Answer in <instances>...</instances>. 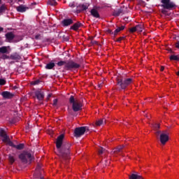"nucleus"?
Here are the masks:
<instances>
[{
    "mask_svg": "<svg viewBox=\"0 0 179 179\" xmlns=\"http://www.w3.org/2000/svg\"><path fill=\"white\" fill-rule=\"evenodd\" d=\"M64 138H65V135L64 134H61L57 137L56 148L60 157L64 160H68L69 159V155H71V151L69 150L71 149V144L69 143H64Z\"/></svg>",
    "mask_w": 179,
    "mask_h": 179,
    "instance_id": "nucleus-1",
    "label": "nucleus"
},
{
    "mask_svg": "<svg viewBox=\"0 0 179 179\" xmlns=\"http://www.w3.org/2000/svg\"><path fill=\"white\" fill-rule=\"evenodd\" d=\"M0 136L1 138H2V142H4V143H7L8 146L14 148L15 149H17V150H23V149H24V143L15 145L13 142L10 141V138H9L8 134H6V131L3 129H0Z\"/></svg>",
    "mask_w": 179,
    "mask_h": 179,
    "instance_id": "nucleus-2",
    "label": "nucleus"
},
{
    "mask_svg": "<svg viewBox=\"0 0 179 179\" xmlns=\"http://www.w3.org/2000/svg\"><path fill=\"white\" fill-rule=\"evenodd\" d=\"M57 66H64V69L66 71H71V69H78L80 68V64L71 60L69 62L66 61H59L57 63Z\"/></svg>",
    "mask_w": 179,
    "mask_h": 179,
    "instance_id": "nucleus-3",
    "label": "nucleus"
},
{
    "mask_svg": "<svg viewBox=\"0 0 179 179\" xmlns=\"http://www.w3.org/2000/svg\"><path fill=\"white\" fill-rule=\"evenodd\" d=\"M132 82H134L132 78H125L124 76L117 78V85L119 87V90H125V89H127Z\"/></svg>",
    "mask_w": 179,
    "mask_h": 179,
    "instance_id": "nucleus-4",
    "label": "nucleus"
},
{
    "mask_svg": "<svg viewBox=\"0 0 179 179\" xmlns=\"http://www.w3.org/2000/svg\"><path fill=\"white\" fill-rule=\"evenodd\" d=\"M18 158L22 162V163H31L33 162V155H31V152L30 150H24L20 153L18 156Z\"/></svg>",
    "mask_w": 179,
    "mask_h": 179,
    "instance_id": "nucleus-5",
    "label": "nucleus"
},
{
    "mask_svg": "<svg viewBox=\"0 0 179 179\" xmlns=\"http://www.w3.org/2000/svg\"><path fill=\"white\" fill-rule=\"evenodd\" d=\"M69 103L72 104L73 111L78 113L82 110V102L78 99H75L73 96H71L69 98Z\"/></svg>",
    "mask_w": 179,
    "mask_h": 179,
    "instance_id": "nucleus-6",
    "label": "nucleus"
},
{
    "mask_svg": "<svg viewBox=\"0 0 179 179\" xmlns=\"http://www.w3.org/2000/svg\"><path fill=\"white\" fill-rule=\"evenodd\" d=\"M162 8L167 9L168 10H173L177 8L176 3L171 1V0H161Z\"/></svg>",
    "mask_w": 179,
    "mask_h": 179,
    "instance_id": "nucleus-7",
    "label": "nucleus"
},
{
    "mask_svg": "<svg viewBox=\"0 0 179 179\" xmlns=\"http://www.w3.org/2000/svg\"><path fill=\"white\" fill-rule=\"evenodd\" d=\"M87 131H89V129L86 127H77L74 130V136L76 138H80V136L85 135Z\"/></svg>",
    "mask_w": 179,
    "mask_h": 179,
    "instance_id": "nucleus-8",
    "label": "nucleus"
},
{
    "mask_svg": "<svg viewBox=\"0 0 179 179\" xmlns=\"http://www.w3.org/2000/svg\"><path fill=\"white\" fill-rule=\"evenodd\" d=\"M159 139L162 145H166L169 142V132L165 131L161 133Z\"/></svg>",
    "mask_w": 179,
    "mask_h": 179,
    "instance_id": "nucleus-9",
    "label": "nucleus"
},
{
    "mask_svg": "<svg viewBox=\"0 0 179 179\" xmlns=\"http://www.w3.org/2000/svg\"><path fill=\"white\" fill-rule=\"evenodd\" d=\"M62 24L64 27L71 26V24H73V20L72 18L64 19L62 21Z\"/></svg>",
    "mask_w": 179,
    "mask_h": 179,
    "instance_id": "nucleus-10",
    "label": "nucleus"
},
{
    "mask_svg": "<svg viewBox=\"0 0 179 179\" xmlns=\"http://www.w3.org/2000/svg\"><path fill=\"white\" fill-rule=\"evenodd\" d=\"M82 26H83V24L80 23V22H77L70 27V30H74V31H78V30H79L80 27H82Z\"/></svg>",
    "mask_w": 179,
    "mask_h": 179,
    "instance_id": "nucleus-11",
    "label": "nucleus"
},
{
    "mask_svg": "<svg viewBox=\"0 0 179 179\" xmlns=\"http://www.w3.org/2000/svg\"><path fill=\"white\" fill-rule=\"evenodd\" d=\"M35 96L39 101L44 100V92L41 91H36Z\"/></svg>",
    "mask_w": 179,
    "mask_h": 179,
    "instance_id": "nucleus-12",
    "label": "nucleus"
},
{
    "mask_svg": "<svg viewBox=\"0 0 179 179\" xmlns=\"http://www.w3.org/2000/svg\"><path fill=\"white\" fill-rule=\"evenodd\" d=\"M1 96H3V99H12L15 94L10 92L4 91L1 92Z\"/></svg>",
    "mask_w": 179,
    "mask_h": 179,
    "instance_id": "nucleus-13",
    "label": "nucleus"
},
{
    "mask_svg": "<svg viewBox=\"0 0 179 179\" xmlns=\"http://www.w3.org/2000/svg\"><path fill=\"white\" fill-rule=\"evenodd\" d=\"M8 162L10 164H13L16 162V154L15 153H11L9 154L8 155Z\"/></svg>",
    "mask_w": 179,
    "mask_h": 179,
    "instance_id": "nucleus-14",
    "label": "nucleus"
},
{
    "mask_svg": "<svg viewBox=\"0 0 179 179\" xmlns=\"http://www.w3.org/2000/svg\"><path fill=\"white\" fill-rule=\"evenodd\" d=\"M125 148V145H121L113 149V153L118 155V153H122V149Z\"/></svg>",
    "mask_w": 179,
    "mask_h": 179,
    "instance_id": "nucleus-15",
    "label": "nucleus"
},
{
    "mask_svg": "<svg viewBox=\"0 0 179 179\" xmlns=\"http://www.w3.org/2000/svg\"><path fill=\"white\" fill-rule=\"evenodd\" d=\"M17 10L20 12V13H24V12H26L29 8L24 5H20L16 8Z\"/></svg>",
    "mask_w": 179,
    "mask_h": 179,
    "instance_id": "nucleus-16",
    "label": "nucleus"
},
{
    "mask_svg": "<svg viewBox=\"0 0 179 179\" xmlns=\"http://www.w3.org/2000/svg\"><path fill=\"white\" fill-rule=\"evenodd\" d=\"M5 36H6V40H8V41L9 42L12 41V40L15 38V34L12 31L8 32L7 34H6Z\"/></svg>",
    "mask_w": 179,
    "mask_h": 179,
    "instance_id": "nucleus-17",
    "label": "nucleus"
},
{
    "mask_svg": "<svg viewBox=\"0 0 179 179\" xmlns=\"http://www.w3.org/2000/svg\"><path fill=\"white\" fill-rule=\"evenodd\" d=\"M21 58L22 57L17 53H13L10 56V59H13L14 61H19Z\"/></svg>",
    "mask_w": 179,
    "mask_h": 179,
    "instance_id": "nucleus-18",
    "label": "nucleus"
},
{
    "mask_svg": "<svg viewBox=\"0 0 179 179\" xmlns=\"http://www.w3.org/2000/svg\"><path fill=\"white\" fill-rule=\"evenodd\" d=\"M91 15L93 16V17H96V19H99L100 17V14H99V11L93 8L91 10Z\"/></svg>",
    "mask_w": 179,
    "mask_h": 179,
    "instance_id": "nucleus-19",
    "label": "nucleus"
},
{
    "mask_svg": "<svg viewBox=\"0 0 179 179\" xmlns=\"http://www.w3.org/2000/svg\"><path fill=\"white\" fill-rule=\"evenodd\" d=\"M129 179H145L142 176L132 173L131 175L129 176Z\"/></svg>",
    "mask_w": 179,
    "mask_h": 179,
    "instance_id": "nucleus-20",
    "label": "nucleus"
},
{
    "mask_svg": "<svg viewBox=\"0 0 179 179\" xmlns=\"http://www.w3.org/2000/svg\"><path fill=\"white\" fill-rule=\"evenodd\" d=\"M122 13L124 15V13H124V10H122V8H120V9L117 10H115V11L113 13V15L114 16L117 17V16H120V15H121Z\"/></svg>",
    "mask_w": 179,
    "mask_h": 179,
    "instance_id": "nucleus-21",
    "label": "nucleus"
},
{
    "mask_svg": "<svg viewBox=\"0 0 179 179\" xmlns=\"http://www.w3.org/2000/svg\"><path fill=\"white\" fill-rule=\"evenodd\" d=\"M55 66V63L54 62H49L45 66V69H52Z\"/></svg>",
    "mask_w": 179,
    "mask_h": 179,
    "instance_id": "nucleus-22",
    "label": "nucleus"
},
{
    "mask_svg": "<svg viewBox=\"0 0 179 179\" xmlns=\"http://www.w3.org/2000/svg\"><path fill=\"white\" fill-rule=\"evenodd\" d=\"M106 122V119H99L96 122V127H100L101 125H103Z\"/></svg>",
    "mask_w": 179,
    "mask_h": 179,
    "instance_id": "nucleus-23",
    "label": "nucleus"
},
{
    "mask_svg": "<svg viewBox=\"0 0 179 179\" xmlns=\"http://www.w3.org/2000/svg\"><path fill=\"white\" fill-rule=\"evenodd\" d=\"M136 29L138 32L142 33V31H143V24L136 25Z\"/></svg>",
    "mask_w": 179,
    "mask_h": 179,
    "instance_id": "nucleus-24",
    "label": "nucleus"
},
{
    "mask_svg": "<svg viewBox=\"0 0 179 179\" xmlns=\"http://www.w3.org/2000/svg\"><path fill=\"white\" fill-rule=\"evenodd\" d=\"M6 52H8V48H6V46H2L0 48L1 54H6Z\"/></svg>",
    "mask_w": 179,
    "mask_h": 179,
    "instance_id": "nucleus-25",
    "label": "nucleus"
},
{
    "mask_svg": "<svg viewBox=\"0 0 179 179\" xmlns=\"http://www.w3.org/2000/svg\"><path fill=\"white\" fill-rule=\"evenodd\" d=\"M169 59L171 61H179V57L174 55H171Z\"/></svg>",
    "mask_w": 179,
    "mask_h": 179,
    "instance_id": "nucleus-26",
    "label": "nucleus"
},
{
    "mask_svg": "<svg viewBox=\"0 0 179 179\" xmlns=\"http://www.w3.org/2000/svg\"><path fill=\"white\" fill-rule=\"evenodd\" d=\"M7 8L5 4L0 6V13H3L6 10Z\"/></svg>",
    "mask_w": 179,
    "mask_h": 179,
    "instance_id": "nucleus-27",
    "label": "nucleus"
},
{
    "mask_svg": "<svg viewBox=\"0 0 179 179\" xmlns=\"http://www.w3.org/2000/svg\"><path fill=\"white\" fill-rule=\"evenodd\" d=\"M48 3L51 6H55L57 5V1L55 0H49L48 1Z\"/></svg>",
    "mask_w": 179,
    "mask_h": 179,
    "instance_id": "nucleus-28",
    "label": "nucleus"
},
{
    "mask_svg": "<svg viewBox=\"0 0 179 179\" xmlns=\"http://www.w3.org/2000/svg\"><path fill=\"white\" fill-rule=\"evenodd\" d=\"M40 83H41V80H36L31 82V85H40Z\"/></svg>",
    "mask_w": 179,
    "mask_h": 179,
    "instance_id": "nucleus-29",
    "label": "nucleus"
},
{
    "mask_svg": "<svg viewBox=\"0 0 179 179\" xmlns=\"http://www.w3.org/2000/svg\"><path fill=\"white\" fill-rule=\"evenodd\" d=\"M80 8L81 9V10H87V6L85 5V4H82L81 6H80Z\"/></svg>",
    "mask_w": 179,
    "mask_h": 179,
    "instance_id": "nucleus-30",
    "label": "nucleus"
},
{
    "mask_svg": "<svg viewBox=\"0 0 179 179\" xmlns=\"http://www.w3.org/2000/svg\"><path fill=\"white\" fill-rule=\"evenodd\" d=\"M5 85H6V80L0 78V86H3Z\"/></svg>",
    "mask_w": 179,
    "mask_h": 179,
    "instance_id": "nucleus-31",
    "label": "nucleus"
},
{
    "mask_svg": "<svg viewBox=\"0 0 179 179\" xmlns=\"http://www.w3.org/2000/svg\"><path fill=\"white\" fill-rule=\"evenodd\" d=\"M129 31H130V33H135V31H136V27L135 26L134 27L130 28Z\"/></svg>",
    "mask_w": 179,
    "mask_h": 179,
    "instance_id": "nucleus-32",
    "label": "nucleus"
},
{
    "mask_svg": "<svg viewBox=\"0 0 179 179\" xmlns=\"http://www.w3.org/2000/svg\"><path fill=\"white\" fill-rule=\"evenodd\" d=\"M1 59H10V57L8 56L7 55H3L1 56Z\"/></svg>",
    "mask_w": 179,
    "mask_h": 179,
    "instance_id": "nucleus-33",
    "label": "nucleus"
},
{
    "mask_svg": "<svg viewBox=\"0 0 179 179\" xmlns=\"http://www.w3.org/2000/svg\"><path fill=\"white\" fill-rule=\"evenodd\" d=\"M120 33V31L117 29V28L113 31L114 34V38L117 36V35Z\"/></svg>",
    "mask_w": 179,
    "mask_h": 179,
    "instance_id": "nucleus-34",
    "label": "nucleus"
},
{
    "mask_svg": "<svg viewBox=\"0 0 179 179\" xmlns=\"http://www.w3.org/2000/svg\"><path fill=\"white\" fill-rule=\"evenodd\" d=\"M117 29H118L119 31H122V30L125 29V26L122 25L121 27H118Z\"/></svg>",
    "mask_w": 179,
    "mask_h": 179,
    "instance_id": "nucleus-35",
    "label": "nucleus"
},
{
    "mask_svg": "<svg viewBox=\"0 0 179 179\" xmlns=\"http://www.w3.org/2000/svg\"><path fill=\"white\" fill-rule=\"evenodd\" d=\"M106 150V149L103 148H101L99 150V155H103V152Z\"/></svg>",
    "mask_w": 179,
    "mask_h": 179,
    "instance_id": "nucleus-36",
    "label": "nucleus"
},
{
    "mask_svg": "<svg viewBox=\"0 0 179 179\" xmlns=\"http://www.w3.org/2000/svg\"><path fill=\"white\" fill-rule=\"evenodd\" d=\"M123 38H124V36H121V37L118 38L115 41H117V43H121V41H122Z\"/></svg>",
    "mask_w": 179,
    "mask_h": 179,
    "instance_id": "nucleus-37",
    "label": "nucleus"
},
{
    "mask_svg": "<svg viewBox=\"0 0 179 179\" xmlns=\"http://www.w3.org/2000/svg\"><path fill=\"white\" fill-rule=\"evenodd\" d=\"M57 104H58V99H55L53 100V106H57Z\"/></svg>",
    "mask_w": 179,
    "mask_h": 179,
    "instance_id": "nucleus-38",
    "label": "nucleus"
},
{
    "mask_svg": "<svg viewBox=\"0 0 179 179\" xmlns=\"http://www.w3.org/2000/svg\"><path fill=\"white\" fill-rule=\"evenodd\" d=\"M107 32H108L109 34H112V36H113V37H114V31H113V30L108 29V30L107 31Z\"/></svg>",
    "mask_w": 179,
    "mask_h": 179,
    "instance_id": "nucleus-39",
    "label": "nucleus"
},
{
    "mask_svg": "<svg viewBox=\"0 0 179 179\" xmlns=\"http://www.w3.org/2000/svg\"><path fill=\"white\" fill-rule=\"evenodd\" d=\"M154 127L155 128V129H157L160 128V124H154Z\"/></svg>",
    "mask_w": 179,
    "mask_h": 179,
    "instance_id": "nucleus-40",
    "label": "nucleus"
},
{
    "mask_svg": "<svg viewBox=\"0 0 179 179\" xmlns=\"http://www.w3.org/2000/svg\"><path fill=\"white\" fill-rule=\"evenodd\" d=\"M69 6H70L71 8H75V4H74L73 3H69Z\"/></svg>",
    "mask_w": 179,
    "mask_h": 179,
    "instance_id": "nucleus-41",
    "label": "nucleus"
},
{
    "mask_svg": "<svg viewBox=\"0 0 179 179\" xmlns=\"http://www.w3.org/2000/svg\"><path fill=\"white\" fill-rule=\"evenodd\" d=\"M39 38H40V34H38V35L35 36L36 40H38Z\"/></svg>",
    "mask_w": 179,
    "mask_h": 179,
    "instance_id": "nucleus-42",
    "label": "nucleus"
},
{
    "mask_svg": "<svg viewBox=\"0 0 179 179\" xmlns=\"http://www.w3.org/2000/svg\"><path fill=\"white\" fill-rule=\"evenodd\" d=\"M108 164V162L107 160H105V164L103 165V167H106Z\"/></svg>",
    "mask_w": 179,
    "mask_h": 179,
    "instance_id": "nucleus-43",
    "label": "nucleus"
},
{
    "mask_svg": "<svg viewBox=\"0 0 179 179\" xmlns=\"http://www.w3.org/2000/svg\"><path fill=\"white\" fill-rule=\"evenodd\" d=\"M92 44L94 45V44H97V41H92Z\"/></svg>",
    "mask_w": 179,
    "mask_h": 179,
    "instance_id": "nucleus-44",
    "label": "nucleus"
},
{
    "mask_svg": "<svg viewBox=\"0 0 179 179\" xmlns=\"http://www.w3.org/2000/svg\"><path fill=\"white\" fill-rule=\"evenodd\" d=\"M160 71H161L162 72H163V71H164V66H161V69H160Z\"/></svg>",
    "mask_w": 179,
    "mask_h": 179,
    "instance_id": "nucleus-45",
    "label": "nucleus"
},
{
    "mask_svg": "<svg viewBox=\"0 0 179 179\" xmlns=\"http://www.w3.org/2000/svg\"><path fill=\"white\" fill-rule=\"evenodd\" d=\"M3 31V27H0V33H2Z\"/></svg>",
    "mask_w": 179,
    "mask_h": 179,
    "instance_id": "nucleus-46",
    "label": "nucleus"
},
{
    "mask_svg": "<svg viewBox=\"0 0 179 179\" xmlns=\"http://www.w3.org/2000/svg\"><path fill=\"white\" fill-rule=\"evenodd\" d=\"M160 134H162V131H157V133H156L157 135H160Z\"/></svg>",
    "mask_w": 179,
    "mask_h": 179,
    "instance_id": "nucleus-47",
    "label": "nucleus"
},
{
    "mask_svg": "<svg viewBox=\"0 0 179 179\" xmlns=\"http://www.w3.org/2000/svg\"><path fill=\"white\" fill-rule=\"evenodd\" d=\"M65 41H69V38H68V37L64 38Z\"/></svg>",
    "mask_w": 179,
    "mask_h": 179,
    "instance_id": "nucleus-48",
    "label": "nucleus"
},
{
    "mask_svg": "<svg viewBox=\"0 0 179 179\" xmlns=\"http://www.w3.org/2000/svg\"><path fill=\"white\" fill-rule=\"evenodd\" d=\"M103 86V84H99V87H101Z\"/></svg>",
    "mask_w": 179,
    "mask_h": 179,
    "instance_id": "nucleus-49",
    "label": "nucleus"
},
{
    "mask_svg": "<svg viewBox=\"0 0 179 179\" xmlns=\"http://www.w3.org/2000/svg\"><path fill=\"white\" fill-rule=\"evenodd\" d=\"M162 13H164V14L166 13V10H162Z\"/></svg>",
    "mask_w": 179,
    "mask_h": 179,
    "instance_id": "nucleus-50",
    "label": "nucleus"
},
{
    "mask_svg": "<svg viewBox=\"0 0 179 179\" xmlns=\"http://www.w3.org/2000/svg\"><path fill=\"white\" fill-rule=\"evenodd\" d=\"M176 75L179 76V71L176 73Z\"/></svg>",
    "mask_w": 179,
    "mask_h": 179,
    "instance_id": "nucleus-51",
    "label": "nucleus"
},
{
    "mask_svg": "<svg viewBox=\"0 0 179 179\" xmlns=\"http://www.w3.org/2000/svg\"><path fill=\"white\" fill-rule=\"evenodd\" d=\"M49 97H51V94H49Z\"/></svg>",
    "mask_w": 179,
    "mask_h": 179,
    "instance_id": "nucleus-52",
    "label": "nucleus"
},
{
    "mask_svg": "<svg viewBox=\"0 0 179 179\" xmlns=\"http://www.w3.org/2000/svg\"><path fill=\"white\" fill-rule=\"evenodd\" d=\"M120 156H124V155L122 154V155H120Z\"/></svg>",
    "mask_w": 179,
    "mask_h": 179,
    "instance_id": "nucleus-53",
    "label": "nucleus"
},
{
    "mask_svg": "<svg viewBox=\"0 0 179 179\" xmlns=\"http://www.w3.org/2000/svg\"><path fill=\"white\" fill-rule=\"evenodd\" d=\"M1 1H2V0H0V2H1Z\"/></svg>",
    "mask_w": 179,
    "mask_h": 179,
    "instance_id": "nucleus-54",
    "label": "nucleus"
}]
</instances>
